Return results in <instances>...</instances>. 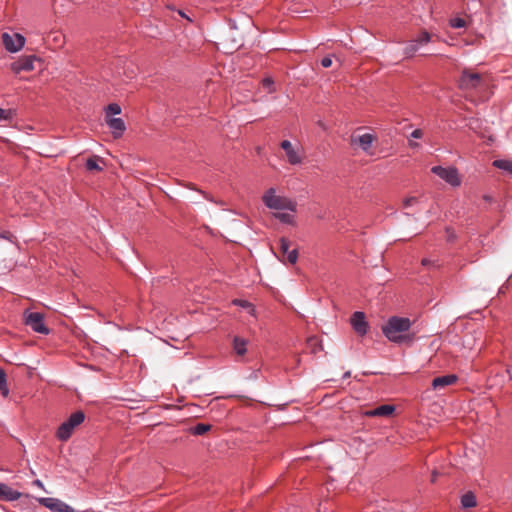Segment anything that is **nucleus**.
Listing matches in <instances>:
<instances>
[{
  "instance_id": "9",
  "label": "nucleus",
  "mask_w": 512,
  "mask_h": 512,
  "mask_svg": "<svg viewBox=\"0 0 512 512\" xmlns=\"http://www.w3.org/2000/svg\"><path fill=\"white\" fill-rule=\"evenodd\" d=\"M36 60L37 57L34 55L23 56L20 57L17 61L13 62L10 65V68L15 74H20L21 72H29L34 70V62Z\"/></svg>"
},
{
  "instance_id": "28",
  "label": "nucleus",
  "mask_w": 512,
  "mask_h": 512,
  "mask_svg": "<svg viewBox=\"0 0 512 512\" xmlns=\"http://www.w3.org/2000/svg\"><path fill=\"white\" fill-rule=\"evenodd\" d=\"M414 41L417 43V45L428 43L430 41V34L426 31H423L421 35Z\"/></svg>"
},
{
  "instance_id": "22",
  "label": "nucleus",
  "mask_w": 512,
  "mask_h": 512,
  "mask_svg": "<svg viewBox=\"0 0 512 512\" xmlns=\"http://www.w3.org/2000/svg\"><path fill=\"white\" fill-rule=\"evenodd\" d=\"M493 165L499 169L505 170L512 174V161L508 160H495Z\"/></svg>"
},
{
  "instance_id": "3",
  "label": "nucleus",
  "mask_w": 512,
  "mask_h": 512,
  "mask_svg": "<svg viewBox=\"0 0 512 512\" xmlns=\"http://www.w3.org/2000/svg\"><path fill=\"white\" fill-rule=\"evenodd\" d=\"M487 86L488 82L485 76L470 70H464L459 79V88L461 90H481Z\"/></svg>"
},
{
  "instance_id": "4",
  "label": "nucleus",
  "mask_w": 512,
  "mask_h": 512,
  "mask_svg": "<svg viewBox=\"0 0 512 512\" xmlns=\"http://www.w3.org/2000/svg\"><path fill=\"white\" fill-rule=\"evenodd\" d=\"M85 414L82 411H76L63 422L56 433V436L61 441H67L74 432V429L83 423Z\"/></svg>"
},
{
  "instance_id": "16",
  "label": "nucleus",
  "mask_w": 512,
  "mask_h": 512,
  "mask_svg": "<svg viewBox=\"0 0 512 512\" xmlns=\"http://www.w3.org/2000/svg\"><path fill=\"white\" fill-rule=\"evenodd\" d=\"M109 128L112 130L114 138L122 136L126 130V125L121 118H108L105 120Z\"/></svg>"
},
{
  "instance_id": "10",
  "label": "nucleus",
  "mask_w": 512,
  "mask_h": 512,
  "mask_svg": "<svg viewBox=\"0 0 512 512\" xmlns=\"http://www.w3.org/2000/svg\"><path fill=\"white\" fill-rule=\"evenodd\" d=\"M2 41L6 50H8L9 52L19 51L25 44V38L17 33L13 35L3 33Z\"/></svg>"
},
{
  "instance_id": "1",
  "label": "nucleus",
  "mask_w": 512,
  "mask_h": 512,
  "mask_svg": "<svg viewBox=\"0 0 512 512\" xmlns=\"http://www.w3.org/2000/svg\"><path fill=\"white\" fill-rule=\"evenodd\" d=\"M411 324L409 318L393 316L382 326V332L388 340L394 343L412 341L413 337L406 334L411 328Z\"/></svg>"
},
{
  "instance_id": "8",
  "label": "nucleus",
  "mask_w": 512,
  "mask_h": 512,
  "mask_svg": "<svg viewBox=\"0 0 512 512\" xmlns=\"http://www.w3.org/2000/svg\"><path fill=\"white\" fill-rule=\"evenodd\" d=\"M280 147L285 151L287 161L291 165H297L302 163L303 155L299 147H294L289 140H283Z\"/></svg>"
},
{
  "instance_id": "14",
  "label": "nucleus",
  "mask_w": 512,
  "mask_h": 512,
  "mask_svg": "<svg viewBox=\"0 0 512 512\" xmlns=\"http://www.w3.org/2000/svg\"><path fill=\"white\" fill-rule=\"evenodd\" d=\"M22 494L5 483H0V501L12 502L18 500Z\"/></svg>"
},
{
  "instance_id": "11",
  "label": "nucleus",
  "mask_w": 512,
  "mask_h": 512,
  "mask_svg": "<svg viewBox=\"0 0 512 512\" xmlns=\"http://www.w3.org/2000/svg\"><path fill=\"white\" fill-rule=\"evenodd\" d=\"M39 503L53 512H74V509L56 498H39Z\"/></svg>"
},
{
  "instance_id": "24",
  "label": "nucleus",
  "mask_w": 512,
  "mask_h": 512,
  "mask_svg": "<svg viewBox=\"0 0 512 512\" xmlns=\"http://www.w3.org/2000/svg\"><path fill=\"white\" fill-rule=\"evenodd\" d=\"M121 113V107L116 103H111L106 108L105 120L108 118H112V115H118Z\"/></svg>"
},
{
  "instance_id": "35",
  "label": "nucleus",
  "mask_w": 512,
  "mask_h": 512,
  "mask_svg": "<svg viewBox=\"0 0 512 512\" xmlns=\"http://www.w3.org/2000/svg\"><path fill=\"white\" fill-rule=\"evenodd\" d=\"M178 13L181 17L187 19L189 22H192V19L189 16H187L183 11L179 10Z\"/></svg>"
},
{
  "instance_id": "5",
  "label": "nucleus",
  "mask_w": 512,
  "mask_h": 512,
  "mask_svg": "<svg viewBox=\"0 0 512 512\" xmlns=\"http://www.w3.org/2000/svg\"><path fill=\"white\" fill-rule=\"evenodd\" d=\"M291 242L286 238H280L279 240V252L275 253L277 258L282 262H288L295 264L298 259V250L296 248L291 249Z\"/></svg>"
},
{
  "instance_id": "40",
  "label": "nucleus",
  "mask_w": 512,
  "mask_h": 512,
  "mask_svg": "<svg viewBox=\"0 0 512 512\" xmlns=\"http://www.w3.org/2000/svg\"><path fill=\"white\" fill-rule=\"evenodd\" d=\"M344 377H345V378L350 377V372H346V373L344 374Z\"/></svg>"
},
{
  "instance_id": "39",
  "label": "nucleus",
  "mask_w": 512,
  "mask_h": 512,
  "mask_svg": "<svg viewBox=\"0 0 512 512\" xmlns=\"http://www.w3.org/2000/svg\"><path fill=\"white\" fill-rule=\"evenodd\" d=\"M410 146H411V147H418V146H419V144H418L417 142H412V141H411V142H410Z\"/></svg>"
},
{
  "instance_id": "30",
  "label": "nucleus",
  "mask_w": 512,
  "mask_h": 512,
  "mask_svg": "<svg viewBox=\"0 0 512 512\" xmlns=\"http://www.w3.org/2000/svg\"><path fill=\"white\" fill-rule=\"evenodd\" d=\"M263 87L268 90L269 93L273 92V80L271 78H265L262 81Z\"/></svg>"
},
{
  "instance_id": "20",
  "label": "nucleus",
  "mask_w": 512,
  "mask_h": 512,
  "mask_svg": "<svg viewBox=\"0 0 512 512\" xmlns=\"http://www.w3.org/2000/svg\"><path fill=\"white\" fill-rule=\"evenodd\" d=\"M101 159L97 156L89 158L86 162V168L89 171H101L102 168L99 166L98 161Z\"/></svg>"
},
{
  "instance_id": "17",
  "label": "nucleus",
  "mask_w": 512,
  "mask_h": 512,
  "mask_svg": "<svg viewBox=\"0 0 512 512\" xmlns=\"http://www.w3.org/2000/svg\"><path fill=\"white\" fill-rule=\"evenodd\" d=\"M395 411L393 405H381L373 410L367 411L366 415L369 417H388Z\"/></svg>"
},
{
  "instance_id": "32",
  "label": "nucleus",
  "mask_w": 512,
  "mask_h": 512,
  "mask_svg": "<svg viewBox=\"0 0 512 512\" xmlns=\"http://www.w3.org/2000/svg\"><path fill=\"white\" fill-rule=\"evenodd\" d=\"M185 187L198 191V189L192 183L185 184ZM199 192L202 193L207 200L213 201V199L210 196H208L205 192H203L201 190H199Z\"/></svg>"
},
{
  "instance_id": "19",
  "label": "nucleus",
  "mask_w": 512,
  "mask_h": 512,
  "mask_svg": "<svg viewBox=\"0 0 512 512\" xmlns=\"http://www.w3.org/2000/svg\"><path fill=\"white\" fill-rule=\"evenodd\" d=\"M461 504L465 508H472L476 506V498L474 494L471 492L464 494L461 498Z\"/></svg>"
},
{
  "instance_id": "41",
  "label": "nucleus",
  "mask_w": 512,
  "mask_h": 512,
  "mask_svg": "<svg viewBox=\"0 0 512 512\" xmlns=\"http://www.w3.org/2000/svg\"><path fill=\"white\" fill-rule=\"evenodd\" d=\"M309 341H310V342H312V341L314 342V341H316V339H314V338H310V340H309Z\"/></svg>"
},
{
  "instance_id": "36",
  "label": "nucleus",
  "mask_w": 512,
  "mask_h": 512,
  "mask_svg": "<svg viewBox=\"0 0 512 512\" xmlns=\"http://www.w3.org/2000/svg\"><path fill=\"white\" fill-rule=\"evenodd\" d=\"M33 484L38 486L39 488H43V483L40 480H35Z\"/></svg>"
},
{
  "instance_id": "6",
  "label": "nucleus",
  "mask_w": 512,
  "mask_h": 512,
  "mask_svg": "<svg viewBox=\"0 0 512 512\" xmlns=\"http://www.w3.org/2000/svg\"><path fill=\"white\" fill-rule=\"evenodd\" d=\"M431 172L439 176L451 186H459L461 184V178L455 167L434 166L432 167Z\"/></svg>"
},
{
  "instance_id": "26",
  "label": "nucleus",
  "mask_w": 512,
  "mask_h": 512,
  "mask_svg": "<svg viewBox=\"0 0 512 512\" xmlns=\"http://www.w3.org/2000/svg\"><path fill=\"white\" fill-rule=\"evenodd\" d=\"M418 50L417 43L413 40L404 49V53L407 57H411Z\"/></svg>"
},
{
  "instance_id": "12",
  "label": "nucleus",
  "mask_w": 512,
  "mask_h": 512,
  "mask_svg": "<svg viewBox=\"0 0 512 512\" xmlns=\"http://www.w3.org/2000/svg\"><path fill=\"white\" fill-rule=\"evenodd\" d=\"M350 322L354 331L358 335L364 336L367 333L368 323L365 319V314L363 312H354L353 315L351 316Z\"/></svg>"
},
{
  "instance_id": "31",
  "label": "nucleus",
  "mask_w": 512,
  "mask_h": 512,
  "mask_svg": "<svg viewBox=\"0 0 512 512\" xmlns=\"http://www.w3.org/2000/svg\"><path fill=\"white\" fill-rule=\"evenodd\" d=\"M417 202H418V199L416 197H413V196L412 197H408V198L404 199L403 206L405 208H408L411 205L416 204Z\"/></svg>"
},
{
  "instance_id": "21",
  "label": "nucleus",
  "mask_w": 512,
  "mask_h": 512,
  "mask_svg": "<svg viewBox=\"0 0 512 512\" xmlns=\"http://www.w3.org/2000/svg\"><path fill=\"white\" fill-rule=\"evenodd\" d=\"M210 429L211 425L205 423H198L193 428H191V431L194 435H204Z\"/></svg>"
},
{
  "instance_id": "23",
  "label": "nucleus",
  "mask_w": 512,
  "mask_h": 512,
  "mask_svg": "<svg viewBox=\"0 0 512 512\" xmlns=\"http://www.w3.org/2000/svg\"><path fill=\"white\" fill-rule=\"evenodd\" d=\"M0 392L3 396H8L9 390L7 387V381H6V373L3 369L0 368Z\"/></svg>"
},
{
  "instance_id": "2",
  "label": "nucleus",
  "mask_w": 512,
  "mask_h": 512,
  "mask_svg": "<svg viewBox=\"0 0 512 512\" xmlns=\"http://www.w3.org/2000/svg\"><path fill=\"white\" fill-rule=\"evenodd\" d=\"M262 200L270 209L296 211V203L287 197L275 195L274 188L268 189L263 195Z\"/></svg>"
},
{
  "instance_id": "34",
  "label": "nucleus",
  "mask_w": 512,
  "mask_h": 512,
  "mask_svg": "<svg viewBox=\"0 0 512 512\" xmlns=\"http://www.w3.org/2000/svg\"><path fill=\"white\" fill-rule=\"evenodd\" d=\"M423 136V132L421 129H416L414 130L412 133H411V137L412 138H416V139H419Z\"/></svg>"
},
{
  "instance_id": "37",
  "label": "nucleus",
  "mask_w": 512,
  "mask_h": 512,
  "mask_svg": "<svg viewBox=\"0 0 512 512\" xmlns=\"http://www.w3.org/2000/svg\"><path fill=\"white\" fill-rule=\"evenodd\" d=\"M436 478H437V473H436V472H433V473H432V479H431V481H432V482H435V481H436Z\"/></svg>"
},
{
  "instance_id": "29",
  "label": "nucleus",
  "mask_w": 512,
  "mask_h": 512,
  "mask_svg": "<svg viewBox=\"0 0 512 512\" xmlns=\"http://www.w3.org/2000/svg\"><path fill=\"white\" fill-rule=\"evenodd\" d=\"M450 24L453 28H463V27H465L466 22L464 19L457 17V18L451 19Z\"/></svg>"
},
{
  "instance_id": "27",
  "label": "nucleus",
  "mask_w": 512,
  "mask_h": 512,
  "mask_svg": "<svg viewBox=\"0 0 512 512\" xmlns=\"http://www.w3.org/2000/svg\"><path fill=\"white\" fill-rule=\"evenodd\" d=\"M13 111L12 110H5L0 108V120L3 121H10L13 118Z\"/></svg>"
},
{
  "instance_id": "18",
  "label": "nucleus",
  "mask_w": 512,
  "mask_h": 512,
  "mask_svg": "<svg viewBox=\"0 0 512 512\" xmlns=\"http://www.w3.org/2000/svg\"><path fill=\"white\" fill-rule=\"evenodd\" d=\"M247 344H248V341L244 338H241V337H234L233 339V349L235 351V353L238 355V356H243L245 355L246 351H247Z\"/></svg>"
},
{
  "instance_id": "15",
  "label": "nucleus",
  "mask_w": 512,
  "mask_h": 512,
  "mask_svg": "<svg viewBox=\"0 0 512 512\" xmlns=\"http://www.w3.org/2000/svg\"><path fill=\"white\" fill-rule=\"evenodd\" d=\"M458 377L454 374L439 376L433 379L432 387L435 390L443 389L447 386L453 385L457 382Z\"/></svg>"
},
{
  "instance_id": "25",
  "label": "nucleus",
  "mask_w": 512,
  "mask_h": 512,
  "mask_svg": "<svg viewBox=\"0 0 512 512\" xmlns=\"http://www.w3.org/2000/svg\"><path fill=\"white\" fill-rule=\"evenodd\" d=\"M274 216L283 223H286V224L294 223V216L292 214L278 212V213H275Z\"/></svg>"
},
{
  "instance_id": "7",
  "label": "nucleus",
  "mask_w": 512,
  "mask_h": 512,
  "mask_svg": "<svg viewBox=\"0 0 512 512\" xmlns=\"http://www.w3.org/2000/svg\"><path fill=\"white\" fill-rule=\"evenodd\" d=\"M25 324L28 325L33 331L40 334H48L49 329L44 324V316L39 312H25Z\"/></svg>"
},
{
  "instance_id": "33",
  "label": "nucleus",
  "mask_w": 512,
  "mask_h": 512,
  "mask_svg": "<svg viewBox=\"0 0 512 512\" xmlns=\"http://www.w3.org/2000/svg\"><path fill=\"white\" fill-rule=\"evenodd\" d=\"M321 65L324 67V68H328L332 65V59L330 57H324L322 60H321Z\"/></svg>"
},
{
  "instance_id": "38",
  "label": "nucleus",
  "mask_w": 512,
  "mask_h": 512,
  "mask_svg": "<svg viewBox=\"0 0 512 512\" xmlns=\"http://www.w3.org/2000/svg\"><path fill=\"white\" fill-rule=\"evenodd\" d=\"M430 263V261L428 259H423L422 260V265L426 266Z\"/></svg>"
},
{
  "instance_id": "13",
  "label": "nucleus",
  "mask_w": 512,
  "mask_h": 512,
  "mask_svg": "<svg viewBox=\"0 0 512 512\" xmlns=\"http://www.w3.org/2000/svg\"><path fill=\"white\" fill-rule=\"evenodd\" d=\"M375 140V137L370 133H365L362 135H352L351 136V144L352 145H358L362 148L364 151H369L373 142Z\"/></svg>"
}]
</instances>
